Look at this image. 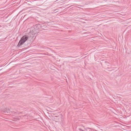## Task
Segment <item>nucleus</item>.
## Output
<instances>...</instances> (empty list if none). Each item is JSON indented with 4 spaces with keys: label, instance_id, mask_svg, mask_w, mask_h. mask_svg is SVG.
Masks as SVG:
<instances>
[{
    "label": "nucleus",
    "instance_id": "1",
    "mask_svg": "<svg viewBox=\"0 0 131 131\" xmlns=\"http://www.w3.org/2000/svg\"><path fill=\"white\" fill-rule=\"evenodd\" d=\"M28 36L25 35L23 36L20 40L17 46L19 47L23 45L25 42L28 39Z\"/></svg>",
    "mask_w": 131,
    "mask_h": 131
},
{
    "label": "nucleus",
    "instance_id": "2",
    "mask_svg": "<svg viewBox=\"0 0 131 131\" xmlns=\"http://www.w3.org/2000/svg\"><path fill=\"white\" fill-rule=\"evenodd\" d=\"M36 34V31L35 29H34L33 30H31L29 32V34L30 35H35ZM32 37H33V36H31Z\"/></svg>",
    "mask_w": 131,
    "mask_h": 131
},
{
    "label": "nucleus",
    "instance_id": "3",
    "mask_svg": "<svg viewBox=\"0 0 131 131\" xmlns=\"http://www.w3.org/2000/svg\"><path fill=\"white\" fill-rule=\"evenodd\" d=\"M5 111L4 112L5 113H8L10 112V110L8 108H6L4 109Z\"/></svg>",
    "mask_w": 131,
    "mask_h": 131
},
{
    "label": "nucleus",
    "instance_id": "4",
    "mask_svg": "<svg viewBox=\"0 0 131 131\" xmlns=\"http://www.w3.org/2000/svg\"><path fill=\"white\" fill-rule=\"evenodd\" d=\"M37 25V26L38 27V28H39V27L41 28V25L40 24H38L36 25Z\"/></svg>",
    "mask_w": 131,
    "mask_h": 131
},
{
    "label": "nucleus",
    "instance_id": "5",
    "mask_svg": "<svg viewBox=\"0 0 131 131\" xmlns=\"http://www.w3.org/2000/svg\"><path fill=\"white\" fill-rule=\"evenodd\" d=\"M23 116H21H21H20V118H21V117L22 118H23Z\"/></svg>",
    "mask_w": 131,
    "mask_h": 131
},
{
    "label": "nucleus",
    "instance_id": "6",
    "mask_svg": "<svg viewBox=\"0 0 131 131\" xmlns=\"http://www.w3.org/2000/svg\"><path fill=\"white\" fill-rule=\"evenodd\" d=\"M79 130H82V131H83V130H82V129H79Z\"/></svg>",
    "mask_w": 131,
    "mask_h": 131
},
{
    "label": "nucleus",
    "instance_id": "7",
    "mask_svg": "<svg viewBox=\"0 0 131 131\" xmlns=\"http://www.w3.org/2000/svg\"><path fill=\"white\" fill-rule=\"evenodd\" d=\"M19 114V113H21V112H20V113L19 112L18 113Z\"/></svg>",
    "mask_w": 131,
    "mask_h": 131
},
{
    "label": "nucleus",
    "instance_id": "8",
    "mask_svg": "<svg viewBox=\"0 0 131 131\" xmlns=\"http://www.w3.org/2000/svg\"><path fill=\"white\" fill-rule=\"evenodd\" d=\"M20 119V118H18V119Z\"/></svg>",
    "mask_w": 131,
    "mask_h": 131
}]
</instances>
